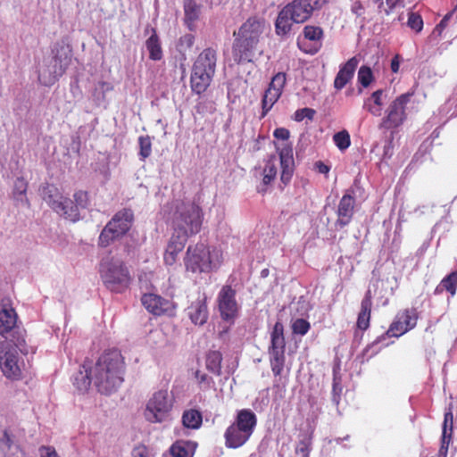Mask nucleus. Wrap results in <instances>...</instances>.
Segmentation results:
<instances>
[{"label": "nucleus", "instance_id": "e433bc0d", "mask_svg": "<svg viewBox=\"0 0 457 457\" xmlns=\"http://www.w3.org/2000/svg\"><path fill=\"white\" fill-rule=\"evenodd\" d=\"M280 96L281 94L276 90H272L270 88H267L265 90L262 99L261 119L264 118L268 114V112L270 111L272 106L277 103Z\"/></svg>", "mask_w": 457, "mask_h": 457}, {"label": "nucleus", "instance_id": "72a5a7b5", "mask_svg": "<svg viewBox=\"0 0 457 457\" xmlns=\"http://www.w3.org/2000/svg\"><path fill=\"white\" fill-rule=\"evenodd\" d=\"M145 47L149 53V58L153 61H160L162 60V48L161 45L160 38L154 29L152 35L145 41Z\"/></svg>", "mask_w": 457, "mask_h": 457}, {"label": "nucleus", "instance_id": "603ef678", "mask_svg": "<svg viewBox=\"0 0 457 457\" xmlns=\"http://www.w3.org/2000/svg\"><path fill=\"white\" fill-rule=\"evenodd\" d=\"M195 44V36L193 34H185L180 37L178 42V49L180 52H186L190 49Z\"/></svg>", "mask_w": 457, "mask_h": 457}, {"label": "nucleus", "instance_id": "cd10ccee", "mask_svg": "<svg viewBox=\"0 0 457 457\" xmlns=\"http://www.w3.org/2000/svg\"><path fill=\"white\" fill-rule=\"evenodd\" d=\"M371 293L369 290L361 303V312L357 318V327L359 329L364 331L370 327L372 300Z\"/></svg>", "mask_w": 457, "mask_h": 457}, {"label": "nucleus", "instance_id": "aec40b11", "mask_svg": "<svg viewBox=\"0 0 457 457\" xmlns=\"http://www.w3.org/2000/svg\"><path fill=\"white\" fill-rule=\"evenodd\" d=\"M358 64L359 60L357 57L353 56L340 66L334 79V87L337 90L343 89L353 79Z\"/></svg>", "mask_w": 457, "mask_h": 457}, {"label": "nucleus", "instance_id": "680f3d73", "mask_svg": "<svg viewBox=\"0 0 457 457\" xmlns=\"http://www.w3.org/2000/svg\"><path fill=\"white\" fill-rule=\"evenodd\" d=\"M387 9H385L386 14H389L396 6L403 5V0H386Z\"/></svg>", "mask_w": 457, "mask_h": 457}, {"label": "nucleus", "instance_id": "4d7b16f0", "mask_svg": "<svg viewBox=\"0 0 457 457\" xmlns=\"http://www.w3.org/2000/svg\"><path fill=\"white\" fill-rule=\"evenodd\" d=\"M40 457H60L53 446L42 445L38 449Z\"/></svg>", "mask_w": 457, "mask_h": 457}, {"label": "nucleus", "instance_id": "c85d7f7f", "mask_svg": "<svg viewBox=\"0 0 457 457\" xmlns=\"http://www.w3.org/2000/svg\"><path fill=\"white\" fill-rule=\"evenodd\" d=\"M293 21L290 11L284 6L278 12L275 21V32L278 36L283 37L291 31Z\"/></svg>", "mask_w": 457, "mask_h": 457}, {"label": "nucleus", "instance_id": "e2e57ef3", "mask_svg": "<svg viewBox=\"0 0 457 457\" xmlns=\"http://www.w3.org/2000/svg\"><path fill=\"white\" fill-rule=\"evenodd\" d=\"M390 68L392 72L397 73L399 71L400 68V55L395 54L393 59L391 60Z\"/></svg>", "mask_w": 457, "mask_h": 457}, {"label": "nucleus", "instance_id": "2f4dec72", "mask_svg": "<svg viewBox=\"0 0 457 457\" xmlns=\"http://www.w3.org/2000/svg\"><path fill=\"white\" fill-rule=\"evenodd\" d=\"M41 195L43 200L55 212L59 210L60 202L63 195L59 192L58 188L54 185L47 184L42 187Z\"/></svg>", "mask_w": 457, "mask_h": 457}, {"label": "nucleus", "instance_id": "bf43d9fd", "mask_svg": "<svg viewBox=\"0 0 457 457\" xmlns=\"http://www.w3.org/2000/svg\"><path fill=\"white\" fill-rule=\"evenodd\" d=\"M273 136L277 139L287 141L289 138L290 132L286 128H277L273 132Z\"/></svg>", "mask_w": 457, "mask_h": 457}, {"label": "nucleus", "instance_id": "6e6552de", "mask_svg": "<svg viewBox=\"0 0 457 457\" xmlns=\"http://www.w3.org/2000/svg\"><path fill=\"white\" fill-rule=\"evenodd\" d=\"M174 398L167 389L154 392L146 403L144 416L150 423H162L170 419Z\"/></svg>", "mask_w": 457, "mask_h": 457}, {"label": "nucleus", "instance_id": "4be33fe9", "mask_svg": "<svg viewBox=\"0 0 457 457\" xmlns=\"http://www.w3.org/2000/svg\"><path fill=\"white\" fill-rule=\"evenodd\" d=\"M279 159L281 166L280 179L283 184L287 185L291 180L294 171L293 149L290 145H284L279 150Z\"/></svg>", "mask_w": 457, "mask_h": 457}, {"label": "nucleus", "instance_id": "4468645a", "mask_svg": "<svg viewBox=\"0 0 457 457\" xmlns=\"http://www.w3.org/2000/svg\"><path fill=\"white\" fill-rule=\"evenodd\" d=\"M419 318L420 314L415 307L406 308L400 311L397 312L387 331L382 336V337H399L404 335L416 327Z\"/></svg>", "mask_w": 457, "mask_h": 457}, {"label": "nucleus", "instance_id": "0eeeda50", "mask_svg": "<svg viewBox=\"0 0 457 457\" xmlns=\"http://www.w3.org/2000/svg\"><path fill=\"white\" fill-rule=\"evenodd\" d=\"M134 221L132 210L124 208L117 212L102 229L98 237V246L105 248L124 237Z\"/></svg>", "mask_w": 457, "mask_h": 457}, {"label": "nucleus", "instance_id": "39448f33", "mask_svg": "<svg viewBox=\"0 0 457 457\" xmlns=\"http://www.w3.org/2000/svg\"><path fill=\"white\" fill-rule=\"evenodd\" d=\"M256 426L257 416L251 409L238 410L234 421L224 432L225 446L228 449L242 447L249 441Z\"/></svg>", "mask_w": 457, "mask_h": 457}, {"label": "nucleus", "instance_id": "a19ab883", "mask_svg": "<svg viewBox=\"0 0 457 457\" xmlns=\"http://www.w3.org/2000/svg\"><path fill=\"white\" fill-rule=\"evenodd\" d=\"M195 378L196 379L197 386L201 390L208 391L215 388V382L213 378L202 370H195Z\"/></svg>", "mask_w": 457, "mask_h": 457}, {"label": "nucleus", "instance_id": "9d476101", "mask_svg": "<svg viewBox=\"0 0 457 457\" xmlns=\"http://www.w3.org/2000/svg\"><path fill=\"white\" fill-rule=\"evenodd\" d=\"M413 95L414 92H407L394 99L386 108L385 116L378 124V129L394 131L401 127L407 120V104L411 102Z\"/></svg>", "mask_w": 457, "mask_h": 457}, {"label": "nucleus", "instance_id": "423d86ee", "mask_svg": "<svg viewBox=\"0 0 457 457\" xmlns=\"http://www.w3.org/2000/svg\"><path fill=\"white\" fill-rule=\"evenodd\" d=\"M99 273L104 287L115 294L127 291L133 280L128 267L120 260L103 261L100 263Z\"/></svg>", "mask_w": 457, "mask_h": 457}, {"label": "nucleus", "instance_id": "de8ad7c7", "mask_svg": "<svg viewBox=\"0 0 457 457\" xmlns=\"http://www.w3.org/2000/svg\"><path fill=\"white\" fill-rule=\"evenodd\" d=\"M13 445L14 443L12 436L7 429L4 430L3 436L0 438V450L3 451L7 455V457H19L15 456V454L9 455V451Z\"/></svg>", "mask_w": 457, "mask_h": 457}, {"label": "nucleus", "instance_id": "ea45409f", "mask_svg": "<svg viewBox=\"0 0 457 457\" xmlns=\"http://www.w3.org/2000/svg\"><path fill=\"white\" fill-rule=\"evenodd\" d=\"M312 434L313 432L304 433L301 436L296 447L295 453L302 454V457H309L312 445Z\"/></svg>", "mask_w": 457, "mask_h": 457}, {"label": "nucleus", "instance_id": "338daca9", "mask_svg": "<svg viewBox=\"0 0 457 457\" xmlns=\"http://www.w3.org/2000/svg\"><path fill=\"white\" fill-rule=\"evenodd\" d=\"M99 86L101 87L102 89H105V90L112 89V87L108 82H105V81L99 82Z\"/></svg>", "mask_w": 457, "mask_h": 457}, {"label": "nucleus", "instance_id": "37998d69", "mask_svg": "<svg viewBox=\"0 0 457 457\" xmlns=\"http://www.w3.org/2000/svg\"><path fill=\"white\" fill-rule=\"evenodd\" d=\"M139 145V158L141 161H145L152 154V140L148 135L140 136L138 137Z\"/></svg>", "mask_w": 457, "mask_h": 457}, {"label": "nucleus", "instance_id": "20e7f679", "mask_svg": "<svg viewBox=\"0 0 457 457\" xmlns=\"http://www.w3.org/2000/svg\"><path fill=\"white\" fill-rule=\"evenodd\" d=\"M204 219L203 208L196 202L179 200L174 203V210L170 217L174 231H183L195 236L201 231Z\"/></svg>", "mask_w": 457, "mask_h": 457}, {"label": "nucleus", "instance_id": "ddd939ff", "mask_svg": "<svg viewBox=\"0 0 457 457\" xmlns=\"http://www.w3.org/2000/svg\"><path fill=\"white\" fill-rule=\"evenodd\" d=\"M18 315L13 308H3L0 310V335L4 337L10 334L11 341L16 347H23L26 345V331L24 328L17 326Z\"/></svg>", "mask_w": 457, "mask_h": 457}, {"label": "nucleus", "instance_id": "f8f14e48", "mask_svg": "<svg viewBox=\"0 0 457 457\" xmlns=\"http://www.w3.org/2000/svg\"><path fill=\"white\" fill-rule=\"evenodd\" d=\"M217 306L220 319L234 324L240 312V305L237 301V291L230 285H224L217 295Z\"/></svg>", "mask_w": 457, "mask_h": 457}, {"label": "nucleus", "instance_id": "0e129e2a", "mask_svg": "<svg viewBox=\"0 0 457 457\" xmlns=\"http://www.w3.org/2000/svg\"><path fill=\"white\" fill-rule=\"evenodd\" d=\"M133 457H147V449L145 446H137L133 450Z\"/></svg>", "mask_w": 457, "mask_h": 457}, {"label": "nucleus", "instance_id": "a211bd4d", "mask_svg": "<svg viewBox=\"0 0 457 457\" xmlns=\"http://www.w3.org/2000/svg\"><path fill=\"white\" fill-rule=\"evenodd\" d=\"M186 312L193 324L196 326L205 324L209 317L206 295L199 294L197 298L190 303Z\"/></svg>", "mask_w": 457, "mask_h": 457}, {"label": "nucleus", "instance_id": "5701e85b", "mask_svg": "<svg viewBox=\"0 0 457 457\" xmlns=\"http://www.w3.org/2000/svg\"><path fill=\"white\" fill-rule=\"evenodd\" d=\"M217 53L212 47L205 48L199 54L193 64V68L202 71L215 73Z\"/></svg>", "mask_w": 457, "mask_h": 457}, {"label": "nucleus", "instance_id": "c9c22d12", "mask_svg": "<svg viewBox=\"0 0 457 457\" xmlns=\"http://www.w3.org/2000/svg\"><path fill=\"white\" fill-rule=\"evenodd\" d=\"M222 354L219 351H210L205 359L206 369L216 376L221 373Z\"/></svg>", "mask_w": 457, "mask_h": 457}, {"label": "nucleus", "instance_id": "6ab92c4d", "mask_svg": "<svg viewBox=\"0 0 457 457\" xmlns=\"http://www.w3.org/2000/svg\"><path fill=\"white\" fill-rule=\"evenodd\" d=\"M355 207V198L352 194H345L339 201L337 206V225L344 228L348 225L353 219Z\"/></svg>", "mask_w": 457, "mask_h": 457}, {"label": "nucleus", "instance_id": "13d9d810", "mask_svg": "<svg viewBox=\"0 0 457 457\" xmlns=\"http://www.w3.org/2000/svg\"><path fill=\"white\" fill-rule=\"evenodd\" d=\"M363 108L366 109L371 115L376 117L380 116L382 113V107L375 105L370 102L364 101Z\"/></svg>", "mask_w": 457, "mask_h": 457}, {"label": "nucleus", "instance_id": "79ce46f5", "mask_svg": "<svg viewBox=\"0 0 457 457\" xmlns=\"http://www.w3.org/2000/svg\"><path fill=\"white\" fill-rule=\"evenodd\" d=\"M333 142L341 152H345L351 145V137L349 132L346 129H343L335 133L333 136Z\"/></svg>", "mask_w": 457, "mask_h": 457}, {"label": "nucleus", "instance_id": "f3484780", "mask_svg": "<svg viewBox=\"0 0 457 457\" xmlns=\"http://www.w3.org/2000/svg\"><path fill=\"white\" fill-rule=\"evenodd\" d=\"M292 14L295 23H303L312 16L318 8V0H294L285 5Z\"/></svg>", "mask_w": 457, "mask_h": 457}, {"label": "nucleus", "instance_id": "b1692460", "mask_svg": "<svg viewBox=\"0 0 457 457\" xmlns=\"http://www.w3.org/2000/svg\"><path fill=\"white\" fill-rule=\"evenodd\" d=\"M303 33L306 39L312 42L311 47L303 51L310 54L318 53L322 47L323 29L319 26L307 25L303 28Z\"/></svg>", "mask_w": 457, "mask_h": 457}, {"label": "nucleus", "instance_id": "412c9836", "mask_svg": "<svg viewBox=\"0 0 457 457\" xmlns=\"http://www.w3.org/2000/svg\"><path fill=\"white\" fill-rule=\"evenodd\" d=\"M202 0H183L184 24L190 31L195 29V22L202 13Z\"/></svg>", "mask_w": 457, "mask_h": 457}, {"label": "nucleus", "instance_id": "a18cd8bd", "mask_svg": "<svg viewBox=\"0 0 457 457\" xmlns=\"http://www.w3.org/2000/svg\"><path fill=\"white\" fill-rule=\"evenodd\" d=\"M358 82L363 87H368L374 80V75L370 67L362 65L360 67L357 75Z\"/></svg>", "mask_w": 457, "mask_h": 457}, {"label": "nucleus", "instance_id": "a878e982", "mask_svg": "<svg viewBox=\"0 0 457 457\" xmlns=\"http://www.w3.org/2000/svg\"><path fill=\"white\" fill-rule=\"evenodd\" d=\"M286 338L284 336V326L281 321L278 320L270 333V345L269 353H285Z\"/></svg>", "mask_w": 457, "mask_h": 457}, {"label": "nucleus", "instance_id": "09e8293b", "mask_svg": "<svg viewBox=\"0 0 457 457\" xmlns=\"http://www.w3.org/2000/svg\"><path fill=\"white\" fill-rule=\"evenodd\" d=\"M311 328L310 322L304 319H296L292 323V331L295 335L304 336Z\"/></svg>", "mask_w": 457, "mask_h": 457}, {"label": "nucleus", "instance_id": "1a4fd4ad", "mask_svg": "<svg viewBox=\"0 0 457 457\" xmlns=\"http://www.w3.org/2000/svg\"><path fill=\"white\" fill-rule=\"evenodd\" d=\"M71 62V51L64 47L57 51V54L46 62L38 70V81L45 87L53 86L62 77Z\"/></svg>", "mask_w": 457, "mask_h": 457}, {"label": "nucleus", "instance_id": "f704fd0d", "mask_svg": "<svg viewBox=\"0 0 457 457\" xmlns=\"http://www.w3.org/2000/svg\"><path fill=\"white\" fill-rule=\"evenodd\" d=\"M203 415L196 409H189L184 411L182 414V424L185 428L190 429H197L202 426Z\"/></svg>", "mask_w": 457, "mask_h": 457}, {"label": "nucleus", "instance_id": "8fccbe9b", "mask_svg": "<svg viewBox=\"0 0 457 457\" xmlns=\"http://www.w3.org/2000/svg\"><path fill=\"white\" fill-rule=\"evenodd\" d=\"M74 204L78 205V209H86L89 205L88 193L84 190L76 191L73 195Z\"/></svg>", "mask_w": 457, "mask_h": 457}, {"label": "nucleus", "instance_id": "f03ea898", "mask_svg": "<svg viewBox=\"0 0 457 457\" xmlns=\"http://www.w3.org/2000/svg\"><path fill=\"white\" fill-rule=\"evenodd\" d=\"M265 30L264 18L255 15L249 17L239 27L237 32H234L232 54L237 63L251 60L253 52L257 48Z\"/></svg>", "mask_w": 457, "mask_h": 457}, {"label": "nucleus", "instance_id": "864d4df0", "mask_svg": "<svg viewBox=\"0 0 457 457\" xmlns=\"http://www.w3.org/2000/svg\"><path fill=\"white\" fill-rule=\"evenodd\" d=\"M315 113V110L305 107L296 110L295 112L294 119L295 121L298 122L303 120L305 118L312 120L314 118Z\"/></svg>", "mask_w": 457, "mask_h": 457}, {"label": "nucleus", "instance_id": "774afa93", "mask_svg": "<svg viewBox=\"0 0 457 457\" xmlns=\"http://www.w3.org/2000/svg\"><path fill=\"white\" fill-rule=\"evenodd\" d=\"M358 9H361V5H359L358 7H354L353 12H354L356 14L360 15L361 13H360V12H358V11H357Z\"/></svg>", "mask_w": 457, "mask_h": 457}, {"label": "nucleus", "instance_id": "9b49d317", "mask_svg": "<svg viewBox=\"0 0 457 457\" xmlns=\"http://www.w3.org/2000/svg\"><path fill=\"white\" fill-rule=\"evenodd\" d=\"M25 346L16 347L11 341L0 342V369L4 376L11 380H19L22 377L18 351L22 352Z\"/></svg>", "mask_w": 457, "mask_h": 457}, {"label": "nucleus", "instance_id": "7c9ffc66", "mask_svg": "<svg viewBox=\"0 0 457 457\" xmlns=\"http://www.w3.org/2000/svg\"><path fill=\"white\" fill-rule=\"evenodd\" d=\"M445 291L449 293L452 297L456 295L457 270L452 271L440 281L434 290V295H438L443 294Z\"/></svg>", "mask_w": 457, "mask_h": 457}, {"label": "nucleus", "instance_id": "69168bd1", "mask_svg": "<svg viewBox=\"0 0 457 457\" xmlns=\"http://www.w3.org/2000/svg\"><path fill=\"white\" fill-rule=\"evenodd\" d=\"M207 108V103L206 102H199L195 105L196 112L199 114H204L205 112V110Z\"/></svg>", "mask_w": 457, "mask_h": 457}, {"label": "nucleus", "instance_id": "bb28decb", "mask_svg": "<svg viewBox=\"0 0 457 457\" xmlns=\"http://www.w3.org/2000/svg\"><path fill=\"white\" fill-rule=\"evenodd\" d=\"M453 428V414L452 411V408L449 407L445 411V414H444L440 453L444 452L445 453H446L448 447H449V444L452 440Z\"/></svg>", "mask_w": 457, "mask_h": 457}, {"label": "nucleus", "instance_id": "c03bdc74", "mask_svg": "<svg viewBox=\"0 0 457 457\" xmlns=\"http://www.w3.org/2000/svg\"><path fill=\"white\" fill-rule=\"evenodd\" d=\"M28 189V182L22 177H19L14 181L12 195L14 199L23 201V198L27 200L26 193Z\"/></svg>", "mask_w": 457, "mask_h": 457}, {"label": "nucleus", "instance_id": "dca6fc26", "mask_svg": "<svg viewBox=\"0 0 457 457\" xmlns=\"http://www.w3.org/2000/svg\"><path fill=\"white\" fill-rule=\"evenodd\" d=\"M190 237V235L183 231L173 230L163 255V261L166 265L171 266L176 262L178 254L184 249Z\"/></svg>", "mask_w": 457, "mask_h": 457}, {"label": "nucleus", "instance_id": "6e6d98bb", "mask_svg": "<svg viewBox=\"0 0 457 457\" xmlns=\"http://www.w3.org/2000/svg\"><path fill=\"white\" fill-rule=\"evenodd\" d=\"M383 95H384V90L378 89V90L374 91L371 94V96L365 100V102H370V103L374 104L375 105L382 107L383 104H384L383 99H382Z\"/></svg>", "mask_w": 457, "mask_h": 457}, {"label": "nucleus", "instance_id": "4c0bfd02", "mask_svg": "<svg viewBox=\"0 0 457 457\" xmlns=\"http://www.w3.org/2000/svg\"><path fill=\"white\" fill-rule=\"evenodd\" d=\"M270 354V365L274 377L281 376L285 362L286 356L285 353H269Z\"/></svg>", "mask_w": 457, "mask_h": 457}, {"label": "nucleus", "instance_id": "473e14b6", "mask_svg": "<svg viewBox=\"0 0 457 457\" xmlns=\"http://www.w3.org/2000/svg\"><path fill=\"white\" fill-rule=\"evenodd\" d=\"M59 210H56L55 212L64 217L66 220L71 221H77L79 220L80 213L78 209V205L74 204V202L70 198L64 197L60 202Z\"/></svg>", "mask_w": 457, "mask_h": 457}, {"label": "nucleus", "instance_id": "f257e3e1", "mask_svg": "<svg viewBox=\"0 0 457 457\" xmlns=\"http://www.w3.org/2000/svg\"><path fill=\"white\" fill-rule=\"evenodd\" d=\"M83 368L87 379V385L94 383L101 394L114 392L124 381L125 359L117 349L104 351L93 367L87 369L84 364Z\"/></svg>", "mask_w": 457, "mask_h": 457}, {"label": "nucleus", "instance_id": "c756f323", "mask_svg": "<svg viewBox=\"0 0 457 457\" xmlns=\"http://www.w3.org/2000/svg\"><path fill=\"white\" fill-rule=\"evenodd\" d=\"M277 164H276V158L275 156L270 157L264 168H263V178L261 187H258V192L261 194H265L268 189V186L270 185V183L276 179L277 177Z\"/></svg>", "mask_w": 457, "mask_h": 457}, {"label": "nucleus", "instance_id": "2eb2a0df", "mask_svg": "<svg viewBox=\"0 0 457 457\" xmlns=\"http://www.w3.org/2000/svg\"><path fill=\"white\" fill-rule=\"evenodd\" d=\"M141 302L149 312L156 316L171 315L175 310V305L171 301L155 294L143 295Z\"/></svg>", "mask_w": 457, "mask_h": 457}, {"label": "nucleus", "instance_id": "393cba45", "mask_svg": "<svg viewBox=\"0 0 457 457\" xmlns=\"http://www.w3.org/2000/svg\"><path fill=\"white\" fill-rule=\"evenodd\" d=\"M214 73L202 71L199 69L192 68L190 78L191 88L193 92L200 95L206 91L210 86Z\"/></svg>", "mask_w": 457, "mask_h": 457}, {"label": "nucleus", "instance_id": "58836bf2", "mask_svg": "<svg viewBox=\"0 0 457 457\" xmlns=\"http://www.w3.org/2000/svg\"><path fill=\"white\" fill-rule=\"evenodd\" d=\"M170 453L173 457H193L194 453L190 450L189 442L176 441L171 445Z\"/></svg>", "mask_w": 457, "mask_h": 457}, {"label": "nucleus", "instance_id": "052dcab7", "mask_svg": "<svg viewBox=\"0 0 457 457\" xmlns=\"http://www.w3.org/2000/svg\"><path fill=\"white\" fill-rule=\"evenodd\" d=\"M314 166L317 171L321 174L328 175L330 170V167L321 161L316 162Z\"/></svg>", "mask_w": 457, "mask_h": 457}, {"label": "nucleus", "instance_id": "49530a36", "mask_svg": "<svg viewBox=\"0 0 457 457\" xmlns=\"http://www.w3.org/2000/svg\"><path fill=\"white\" fill-rule=\"evenodd\" d=\"M286 81H287L286 73L285 72H278L276 75H274L272 77L268 88L276 90L277 92H279V94L282 95L284 87L286 85Z\"/></svg>", "mask_w": 457, "mask_h": 457}, {"label": "nucleus", "instance_id": "3c124183", "mask_svg": "<svg viewBox=\"0 0 457 457\" xmlns=\"http://www.w3.org/2000/svg\"><path fill=\"white\" fill-rule=\"evenodd\" d=\"M407 25L419 33L423 29V20L420 14L411 12H409Z\"/></svg>", "mask_w": 457, "mask_h": 457}, {"label": "nucleus", "instance_id": "5fc2aeb1", "mask_svg": "<svg viewBox=\"0 0 457 457\" xmlns=\"http://www.w3.org/2000/svg\"><path fill=\"white\" fill-rule=\"evenodd\" d=\"M342 390L341 380L335 376L332 384V400L336 404L339 403Z\"/></svg>", "mask_w": 457, "mask_h": 457}, {"label": "nucleus", "instance_id": "7ed1b4c3", "mask_svg": "<svg viewBox=\"0 0 457 457\" xmlns=\"http://www.w3.org/2000/svg\"><path fill=\"white\" fill-rule=\"evenodd\" d=\"M222 262V252L204 242L189 245L184 257L186 270L193 274L211 273L218 270Z\"/></svg>", "mask_w": 457, "mask_h": 457}]
</instances>
